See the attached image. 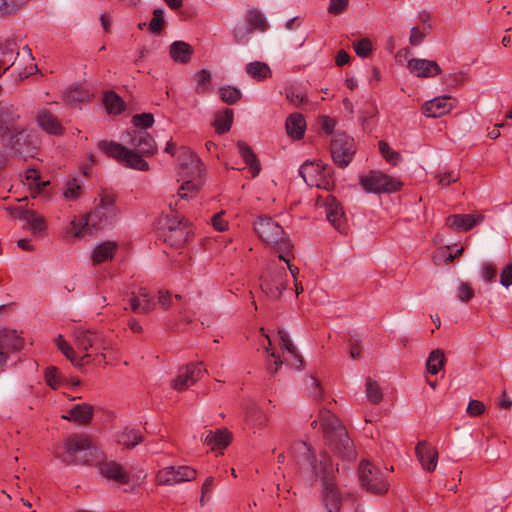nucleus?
I'll list each match as a JSON object with an SVG mask.
<instances>
[{
    "label": "nucleus",
    "mask_w": 512,
    "mask_h": 512,
    "mask_svg": "<svg viewBox=\"0 0 512 512\" xmlns=\"http://www.w3.org/2000/svg\"><path fill=\"white\" fill-rule=\"evenodd\" d=\"M444 361V353L439 349L433 350L426 361L427 371L432 375L437 374L442 369Z\"/></svg>",
    "instance_id": "nucleus-41"
},
{
    "label": "nucleus",
    "mask_w": 512,
    "mask_h": 512,
    "mask_svg": "<svg viewBox=\"0 0 512 512\" xmlns=\"http://www.w3.org/2000/svg\"><path fill=\"white\" fill-rule=\"evenodd\" d=\"M407 68L411 74L419 78H432L441 73V68L435 61L423 58L410 59Z\"/></svg>",
    "instance_id": "nucleus-20"
},
{
    "label": "nucleus",
    "mask_w": 512,
    "mask_h": 512,
    "mask_svg": "<svg viewBox=\"0 0 512 512\" xmlns=\"http://www.w3.org/2000/svg\"><path fill=\"white\" fill-rule=\"evenodd\" d=\"M307 388L310 389V394L313 398H320L322 395V389L319 382L314 377H309L307 381Z\"/></svg>",
    "instance_id": "nucleus-61"
},
{
    "label": "nucleus",
    "mask_w": 512,
    "mask_h": 512,
    "mask_svg": "<svg viewBox=\"0 0 512 512\" xmlns=\"http://www.w3.org/2000/svg\"><path fill=\"white\" fill-rule=\"evenodd\" d=\"M92 94L79 86H72L65 90L63 99L67 104L76 105L87 101Z\"/></svg>",
    "instance_id": "nucleus-37"
},
{
    "label": "nucleus",
    "mask_w": 512,
    "mask_h": 512,
    "mask_svg": "<svg viewBox=\"0 0 512 512\" xmlns=\"http://www.w3.org/2000/svg\"><path fill=\"white\" fill-rule=\"evenodd\" d=\"M233 122V111L225 109L216 113L213 125L219 134L226 133L230 130Z\"/></svg>",
    "instance_id": "nucleus-40"
},
{
    "label": "nucleus",
    "mask_w": 512,
    "mask_h": 512,
    "mask_svg": "<svg viewBox=\"0 0 512 512\" xmlns=\"http://www.w3.org/2000/svg\"><path fill=\"white\" fill-rule=\"evenodd\" d=\"M305 183L311 187H317L330 191L334 186L330 168L321 161L305 162L299 170Z\"/></svg>",
    "instance_id": "nucleus-9"
},
{
    "label": "nucleus",
    "mask_w": 512,
    "mask_h": 512,
    "mask_svg": "<svg viewBox=\"0 0 512 512\" xmlns=\"http://www.w3.org/2000/svg\"><path fill=\"white\" fill-rule=\"evenodd\" d=\"M316 204L324 207L327 220L336 230L343 233L346 227V217L340 203L333 196L329 195L325 200L322 197H318Z\"/></svg>",
    "instance_id": "nucleus-17"
},
{
    "label": "nucleus",
    "mask_w": 512,
    "mask_h": 512,
    "mask_svg": "<svg viewBox=\"0 0 512 512\" xmlns=\"http://www.w3.org/2000/svg\"><path fill=\"white\" fill-rule=\"evenodd\" d=\"M248 20L253 29L264 32L267 29V23L264 15L258 10H250L248 12Z\"/></svg>",
    "instance_id": "nucleus-47"
},
{
    "label": "nucleus",
    "mask_w": 512,
    "mask_h": 512,
    "mask_svg": "<svg viewBox=\"0 0 512 512\" xmlns=\"http://www.w3.org/2000/svg\"><path fill=\"white\" fill-rule=\"evenodd\" d=\"M353 48L357 56L367 58L373 50V44L368 38H362L353 43Z\"/></svg>",
    "instance_id": "nucleus-50"
},
{
    "label": "nucleus",
    "mask_w": 512,
    "mask_h": 512,
    "mask_svg": "<svg viewBox=\"0 0 512 512\" xmlns=\"http://www.w3.org/2000/svg\"><path fill=\"white\" fill-rule=\"evenodd\" d=\"M456 106L451 96L442 95L426 101L422 106V112L426 117L439 118L450 113Z\"/></svg>",
    "instance_id": "nucleus-18"
},
{
    "label": "nucleus",
    "mask_w": 512,
    "mask_h": 512,
    "mask_svg": "<svg viewBox=\"0 0 512 512\" xmlns=\"http://www.w3.org/2000/svg\"><path fill=\"white\" fill-rule=\"evenodd\" d=\"M415 450L422 468L427 472L434 471L438 463L437 449L425 441H420Z\"/></svg>",
    "instance_id": "nucleus-22"
},
{
    "label": "nucleus",
    "mask_w": 512,
    "mask_h": 512,
    "mask_svg": "<svg viewBox=\"0 0 512 512\" xmlns=\"http://www.w3.org/2000/svg\"><path fill=\"white\" fill-rule=\"evenodd\" d=\"M470 416H480L485 412V405L479 400H470L466 409Z\"/></svg>",
    "instance_id": "nucleus-58"
},
{
    "label": "nucleus",
    "mask_w": 512,
    "mask_h": 512,
    "mask_svg": "<svg viewBox=\"0 0 512 512\" xmlns=\"http://www.w3.org/2000/svg\"><path fill=\"white\" fill-rule=\"evenodd\" d=\"M135 127H140V130H145L150 128L154 123V116L151 113H142L136 114L132 119Z\"/></svg>",
    "instance_id": "nucleus-53"
},
{
    "label": "nucleus",
    "mask_w": 512,
    "mask_h": 512,
    "mask_svg": "<svg viewBox=\"0 0 512 512\" xmlns=\"http://www.w3.org/2000/svg\"><path fill=\"white\" fill-rule=\"evenodd\" d=\"M277 334L282 354H286L288 351L296 348L287 331L279 329Z\"/></svg>",
    "instance_id": "nucleus-54"
},
{
    "label": "nucleus",
    "mask_w": 512,
    "mask_h": 512,
    "mask_svg": "<svg viewBox=\"0 0 512 512\" xmlns=\"http://www.w3.org/2000/svg\"><path fill=\"white\" fill-rule=\"evenodd\" d=\"M214 477L209 476L205 479L201 487V495L199 499L200 506H205L211 499L212 490L214 487Z\"/></svg>",
    "instance_id": "nucleus-51"
},
{
    "label": "nucleus",
    "mask_w": 512,
    "mask_h": 512,
    "mask_svg": "<svg viewBox=\"0 0 512 512\" xmlns=\"http://www.w3.org/2000/svg\"><path fill=\"white\" fill-rule=\"evenodd\" d=\"M496 273V268L491 264H484L481 267V276L485 281H492Z\"/></svg>",
    "instance_id": "nucleus-63"
},
{
    "label": "nucleus",
    "mask_w": 512,
    "mask_h": 512,
    "mask_svg": "<svg viewBox=\"0 0 512 512\" xmlns=\"http://www.w3.org/2000/svg\"><path fill=\"white\" fill-rule=\"evenodd\" d=\"M266 352L269 355L266 362L267 370L271 375H274L283 364L294 370H299L302 366L303 360L297 348L288 351L286 354L278 355L274 350L266 347Z\"/></svg>",
    "instance_id": "nucleus-15"
},
{
    "label": "nucleus",
    "mask_w": 512,
    "mask_h": 512,
    "mask_svg": "<svg viewBox=\"0 0 512 512\" xmlns=\"http://www.w3.org/2000/svg\"><path fill=\"white\" fill-rule=\"evenodd\" d=\"M81 185L76 179H70L66 182L63 190V196L67 200H75L81 195Z\"/></svg>",
    "instance_id": "nucleus-45"
},
{
    "label": "nucleus",
    "mask_w": 512,
    "mask_h": 512,
    "mask_svg": "<svg viewBox=\"0 0 512 512\" xmlns=\"http://www.w3.org/2000/svg\"><path fill=\"white\" fill-rule=\"evenodd\" d=\"M348 5V0H330L328 11L331 14H341Z\"/></svg>",
    "instance_id": "nucleus-59"
},
{
    "label": "nucleus",
    "mask_w": 512,
    "mask_h": 512,
    "mask_svg": "<svg viewBox=\"0 0 512 512\" xmlns=\"http://www.w3.org/2000/svg\"><path fill=\"white\" fill-rule=\"evenodd\" d=\"M130 307L136 313H148L155 308V301L146 288H140L137 294L130 297Z\"/></svg>",
    "instance_id": "nucleus-24"
},
{
    "label": "nucleus",
    "mask_w": 512,
    "mask_h": 512,
    "mask_svg": "<svg viewBox=\"0 0 512 512\" xmlns=\"http://www.w3.org/2000/svg\"><path fill=\"white\" fill-rule=\"evenodd\" d=\"M474 296V291L467 283H461L458 287V298L461 301H468Z\"/></svg>",
    "instance_id": "nucleus-60"
},
{
    "label": "nucleus",
    "mask_w": 512,
    "mask_h": 512,
    "mask_svg": "<svg viewBox=\"0 0 512 512\" xmlns=\"http://www.w3.org/2000/svg\"><path fill=\"white\" fill-rule=\"evenodd\" d=\"M54 342L61 353L75 366H83L88 363L97 365L110 363L109 354L106 352L112 351V347L98 332L81 330L76 333V344L78 349L83 352L82 356L77 355L62 335H58Z\"/></svg>",
    "instance_id": "nucleus-3"
},
{
    "label": "nucleus",
    "mask_w": 512,
    "mask_h": 512,
    "mask_svg": "<svg viewBox=\"0 0 512 512\" xmlns=\"http://www.w3.org/2000/svg\"><path fill=\"white\" fill-rule=\"evenodd\" d=\"M37 123L48 134L61 135L63 133V127L59 120L45 109L39 110Z\"/></svg>",
    "instance_id": "nucleus-26"
},
{
    "label": "nucleus",
    "mask_w": 512,
    "mask_h": 512,
    "mask_svg": "<svg viewBox=\"0 0 512 512\" xmlns=\"http://www.w3.org/2000/svg\"><path fill=\"white\" fill-rule=\"evenodd\" d=\"M427 35L425 29H420L419 27H412L409 35V43L412 46H419L423 43Z\"/></svg>",
    "instance_id": "nucleus-56"
},
{
    "label": "nucleus",
    "mask_w": 512,
    "mask_h": 512,
    "mask_svg": "<svg viewBox=\"0 0 512 512\" xmlns=\"http://www.w3.org/2000/svg\"><path fill=\"white\" fill-rule=\"evenodd\" d=\"M211 222L214 229L219 232L225 231L228 226V222L223 218V212L215 214Z\"/></svg>",
    "instance_id": "nucleus-62"
},
{
    "label": "nucleus",
    "mask_w": 512,
    "mask_h": 512,
    "mask_svg": "<svg viewBox=\"0 0 512 512\" xmlns=\"http://www.w3.org/2000/svg\"><path fill=\"white\" fill-rule=\"evenodd\" d=\"M288 280L289 276L285 267L271 268L269 273L262 277L261 287L266 295L277 298L286 289Z\"/></svg>",
    "instance_id": "nucleus-14"
},
{
    "label": "nucleus",
    "mask_w": 512,
    "mask_h": 512,
    "mask_svg": "<svg viewBox=\"0 0 512 512\" xmlns=\"http://www.w3.org/2000/svg\"><path fill=\"white\" fill-rule=\"evenodd\" d=\"M436 177L440 185L448 186L459 179V174L455 171L441 170L438 172Z\"/></svg>",
    "instance_id": "nucleus-55"
},
{
    "label": "nucleus",
    "mask_w": 512,
    "mask_h": 512,
    "mask_svg": "<svg viewBox=\"0 0 512 512\" xmlns=\"http://www.w3.org/2000/svg\"><path fill=\"white\" fill-rule=\"evenodd\" d=\"M219 96L222 101L233 104L241 97V92L238 88L233 86H225L219 89Z\"/></svg>",
    "instance_id": "nucleus-46"
},
{
    "label": "nucleus",
    "mask_w": 512,
    "mask_h": 512,
    "mask_svg": "<svg viewBox=\"0 0 512 512\" xmlns=\"http://www.w3.org/2000/svg\"><path fill=\"white\" fill-rule=\"evenodd\" d=\"M118 444L124 447H134L142 441L140 432L133 428H125L119 431L116 435Z\"/></svg>",
    "instance_id": "nucleus-38"
},
{
    "label": "nucleus",
    "mask_w": 512,
    "mask_h": 512,
    "mask_svg": "<svg viewBox=\"0 0 512 512\" xmlns=\"http://www.w3.org/2000/svg\"><path fill=\"white\" fill-rule=\"evenodd\" d=\"M305 128V119L301 114H291L286 120L287 133L294 139H300L305 132Z\"/></svg>",
    "instance_id": "nucleus-35"
},
{
    "label": "nucleus",
    "mask_w": 512,
    "mask_h": 512,
    "mask_svg": "<svg viewBox=\"0 0 512 512\" xmlns=\"http://www.w3.org/2000/svg\"><path fill=\"white\" fill-rule=\"evenodd\" d=\"M334 163L339 167H346L352 161L356 152V144L352 137L345 133H336L330 146Z\"/></svg>",
    "instance_id": "nucleus-11"
},
{
    "label": "nucleus",
    "mask_w": 512,
    "mask_h": 512,
    "mask_svg": "<svg viewBox=\"0 0 512 512\" xmlns=\"http://www.w3.org/2000/svg\"><path fill=\"white\" fill-rule=\"evenodd\" d=\"M87 215L93 231L112 228L119 220V209L115 204L114 195L106 192L101 193L94 201V209Z\"/></svg>",
    "instance_id": "nucleus-8"
},
{
    "label": "nucleus",
    "mask_w": 512,
    "mask_h": 512,
    "mask_svg": "<svg viewBox=\"0 0 512 512\" xmlns=\"http://www.w3.org/2000/svg\"><path fill=\"white\" fill-rule=\"evenodd\" d=\"M205 369L202 363H192L181 367L175 378L171 380V388L181 392L192 386L201 378Z\"/></svg>",
    "instance_id": "nucleus-16"
},
{
    "label": "nucleus",
    "mask_w": 512,
    "mask_h": 512,
    "mask_svg": "<svg viewBox=\"0 0 512 512\" xmlns=\"http://www.w3.org/2000/svg\"><path fill=\"white\" fill-rule=\"evenodd\" d=\"M23 347V339L16 330L0 331V368L9 358V351H18Z\"/></svg>",
    "instance_id": "nucleus-19"
},
{
    "label": "nucleus",
    "mask_w": 512,
    "mask_h": 512,
    "mask_svg": "<svg viewBox=\"0 0 512 512\" xmlns=\"http://www.w3.org/2000/svg\"><path fill=\"white\" fill-rule=\"evenodd\" d=\"M117 250V243L114 241H103L98 243L92 250V262L94 265L108 261L113 258Z\"/></svg>",
    "instance_id": "nucleus-29"
},
{
    "label": "nucleus",
    "mask_w": 512,
    "mask_h": 512,
    "mask_svg": "<svg viewBox=\"0 0 512 512\" xmlns=\"http://www.w3.org/2000/svg\"><path fill=\"white\" fill-rule=\"evenodd\" d=\"M254 231L261 241L272 246L279 253V260H286L284 254H290L293 244L276 221L268 216H260L254 222Z\"/></svg>",
    "instance_id": "nucleus-7"
},
{
    "label": "nucleus",
    "mask_w": 512,
    "mask_h": 512,
    "mask_svg": "<svg viewBox=\"0 0 512 512\" xmlns=\"http://www.w3.org/2000/svg\"><path fill=\"white\" fill-rule=\"evenodd\" d=\"M237 147L239 150V154L249 167V172L251 173V176L256 177L257 175H259L261 171V166L257 156L254 154L251 147L243 141H238Z\"/></svg>",
    "instance_id": "nucleus-30"
},
{
    "label": "nucleus",
    "mask_w": 512,
    "mask_h": 512,
    "mask_svg": "<svg viewBox=\"0 0 512 512\" xmlns=\"http://www.w3.org/2000/svg\"><path fill=\"white\" fill-rule=\"evenodd\" d=\"M245 422L254 430L260 429L267 424L268 416L257 404L250 403L245 410Z\"/></svg>",
    "instance_id": "nucleus-27"
},
{
    "label": "nucleus",
    "mask_w": 512,
    "mask_h": 512,
    "mask_svg": "<svg viewBox=\"0 0 512 512\" xmlns=\"http://www.w3.org/2000/svg\"><path fill=\"white\" fill-rule=\"evenodd\" d=\"M46 384L52 389H56L62 383V376L55 366H49L44 371Z\"/></svg>",
    "instance_id": "nucleus-44"
},
{
    "label": "nucleus",
    "mask_w": 512,
    "mask_h": 512,
    "mask_svg": "<svg viewBox=\"0 0 512 512\" xmlns=\"http://www.w3.org/2000/svg\"><path fill=\"white\" fill-rule=\"evenodd\" d=\"M360 185L367 193L381 194L396 192L401 182L380 171H370L360 177Z\"/></svg>",
    "instance_id": "nucleus-10"
},
{
    "label": "nucleus",
    "mask_w": 512,
    "mask_h": 512,
    "mask_svg": "<svg viewBox=\"0 0 512 512\" xmlns=\"http://www.w3.org/2000/svg\"><path fill=\"white\" fill-rule=\"evenodd\" d=\"M179 179L180 186L178 196L188 199L199 191L203 185V169L201 160L189 149L182 147L179 154Z\"/></svg>",
    "instance_id": "nucleus-5"
},
{
    "label": "nucleus",
    "mask_w": 512,
    "mask_h": 512,
    "mask_svg": "<svg viewBox=\"0 0 512 512\" xmlns=\"http://www.w3.org/2000/svg\"><path fill=\"white\" fill-rule=\"evenodd\" d=\"M500 284L508 289L512 286V264H506L500 271Z\"/></svg>",
    "instance_id": "nucleus-57"
},
{
    "label": "nucleus",
    "mask_w": 512,
    "mask_h": 512,
    "mask_svg": "<svg viewBox=\"0 0 512 512\" xmlns=\"http://www.w3.org/2000/svg\"><path fill=\"white\" fill-rule=\"evenodd\" d=\"M483 220L481 214H453L446 218L445 225L453 230L468 231Z\"/></svg>",
    "instance_id": "nucleus-21"
},
{
    "label": "nucleus",
    "mask_w": 512,
    "mask_h": 512,
    "mask_svg": "<svg viewBox=\"0 0 512 512\" xmlns=\"http://www.w3.org/2000/svg\"><path fill=\"white\" fill-rule=\"evenodd\" d=\"M164 13L165 11L162 8H157L153 11V18L148 25V29L151 33H159L164 28Z\"/></svg>",
    "instance_id": "nucleus-49"
},
{
    "label": "nucleus",
    "mask_w": 512,
    "mask_h": 512,
    "mask_svg": "<svg viewBox=\"0 0 512 512\" xmlns=\"http://www.w3.org/2000/svg\"><path fill=\"white\" fill-rule=\"evenodd\" d=\"M100 451L93 445L87 435L76 434L67 438L58 449V457L65 463L94 464V458H98Z\"/></svg>",
    "instance_id": "nucleus-6"
},
{
    "label": "nucleus",
    "mask_w": 512,
    "mask_h": 512,
    "mask_svg": "<svg viewBox=\"0 0 512 512\" xmlns=\"http://www.w3.org/2000/svg\"><path fill=\"white\" fill-rule=\"evenodd\" d=\"M170 57L179 63H188L191 59L192 48L189 44L183 41H175L170 46Z\"/></svg>",
    "instance_id": "nucleus-34"
},
{
    "label": "nucleus",
    "mask_w": 512,
    "mask_h": 512,
    "mask_svg": "<svg viewBox=\"0 0 512 512\" xmlns=\"http://www.w3.org/2000/svg\"><path fill=\"white\" fill-rule=\"evenodd\" d=\"M128 136L127 144L137 152L114 141H101L98 143V147L107 156L126 167L147 171L149 164L143 157L152 156L156 152L157 146L154 138L145 130H133L128 133Z\"/></svg>",
    "instance_id": "nucleus-2"
},
{
    "label": "nucleus",
    "mask_w": 512,
    "mask_h": 512,
    "mask_svg": "<svg viewBox=\"0 0 512 512\" xmlns=\"http://www.w3.org/2000/svg\"><path fill=\"white\" fill-rule=\"evenodd\" d=\"M27 200H28V197L25 196L24 198L19 199L18 203L16 205L9 206L6 208V210L9 211V213L12 216H14L15 218L24 222V224H23L24 229L28 228L31 225V221H32V213L27 208V206H28Z\"/></svg>",
    "instance_id": "nucleus-33"
},
{
    "label": "nucleus",
    "mask_w": 512,
    "mask_h": 512,
    "mask_svg": "<svg viewBox=\"0 0 512 512\" xmlns=\"http://www.w3.org/2000/svg\"><path fill=\"white\" fill-rule=\"evenodd\" d=\"M92 416L93 407L90 404L78 403L63 413L61 417L62 419L82 425L87 424L92 419Z\"/></svg>",
    "instance_id": "nucleus-23"
},
{
    "label": "nucleus",
    "mask_w": 512,
    "mask_h": 512,
    "mask_svg": "<svg viewBox=\"0 0 512 512\" xmlns=\"http://www.w3.org/2000/svg\"><path fill=\"white\" fill-rule=\"evenodd\" d=\"M103 103L107 112L110 114H120L125 108L124 101L113 91L104 93Z\"/></svg>",
    "instance_id": "nucleus-39"
},
{
    "label": "nucleus",
    "mask_w": 512,
    "mask_h": 512,
    "mask_svg": "<svg viewBox=\"0 0 512 512\" xmlns=\"http://www.w3.org/2000/svg\"><path fill=\"white\" fill-rule=\"evenodd\" d=\"M204 443L211 447V449H223L229 445L231 441V434L226 429H219L217 431H209L204 439Z\"/></svg>",
    "instance_id": "nucleus-32"
},
{
    "label": "nucleus",
    "mask_w": 512,
    "mask_h": 512,
    "mask_svg": "<svg viewBox=\"0 0 512 512\" xmlns=\"http://www.w3.org/2000/svg\"><path fill=\"white\" fill-rule=\"evenodd\" d=\"M318 424L331 448L344 458L352 459L354 457L352 441L345 428L330 410L325 407L319 409L317 418L311 422V426L316 428Z\"/></svg>",
    "instance_id": "nucleus-4"
},
{
    "label": "nucleus",
    "mask_w": 512,
    "mask_h": 512,
    "mask_svg": "<svg viewBox=\"0 0 512 512\" xmlns=\"http://www.w3.org/2000/svg\"><path fill=\"white\" fill-rule=\"evenodd\" d=\"M379 150L388 163L392 165H397L400 162V154L394 149H392L386 142H379Z\"/></svg>",
    "instance_id": "nucleus-48"
},
{
    "label": "nucleus",
    "mask_w": 512,
    "mask_h": 512,
    "mask_svg": "<svg viewBox=\"0 0 512 512\" xmlns=\"http://www.w3.org/2000/svg\"><path fill=\"white\" fill-rule=\"evenodd\" d=\"M194 81L196 82L195 90L198 94H204L210 90V80H211V73L203 69L193 76Z\"/></svg>",
    "instance_id": "nucleus-42"
},
{
    "label": "nucleus",
    "mask_w": 512,
    "mask_h": 512,
    "mask_svg": "<svg viewBox=\"0 0 512 512\" xmlns=\"http://www.w3.org/2000/svg\"><path fill=\"white\" fill-rule=\"evenodd\" d=\"M360 480L370 492L381 494L388 490V483L384 475L370 462L362 461L359 466Z\"/></svg>",
    "instance_id": "nucleus-12"
},
{
    "label": "nucleus",
    "mask_w": 512,
    "mask_h": 512,
    "mask_svg": "<svg viewBox=\"0 0 512 512\" xmlns=\"http://www.w3.org/2000/svg\"><path fill=\"white\" fill-rule=\"evenodd\" d=\"M366 394L367 398L373 403H379L382 400V392L378 384L368 379L366 382Z\"/></svg>",
    "instance_id": "nucleus-52"
},
{
    "label": "nucleus",
    "mask_w": 512,
    "mask_h": 512,
    "mask_svg": "<svg viewBox=\"0 0 512 512\" xmlns=\"http://www.w3.org/2000/svg\"><path fill=\"white\" fill-rule=\"evenodd\" d=\"M28 0H0V16L16 13Z\"/></svg>",
    "instance_id": "nucleus-43"
},
{
    "label": "nucleus",
    "mask_w": 512,
    "mask_h": 512,
    "mask_svg": "<svg viewBox=\"0 0 512 512\" xmlns=\"http://www.w3.org/2000/svg\"><path fill=\"white\" fill-rule=\"evenodd\" d=\"M165 225L171 233V236H175V240L172 244L181 245L187 240L188 230L186 228V222L179 215L173 214L167 216Z\"/></svg>",
    "instance_id": "nucleus-25"
},
{
    "label": "nucleus",
    "mask_w": 512,
    "mask_h": 512,
    "mask_svg": "<svg viewBox=\"0 0 512 512\" xmlns=\"http://www.w3.org/2000/svg\"><path fill=\"white\" fill-rule=\"evenodd\" d=\"M197 477L194 468L186 465L168 466L157 474V482L161 485H176L182 482L193 481Z\"/></svg>",
    "instance_id": "nucleus-13"
},
{
    "label": "nucleus",
    "mask_w": 512,
    "mask_h": 512,
    "mask_svg": "<svg viewBox=\"0 0 512 512\" xmlns=\"http://www.w3.org/2000/svg\"><path fill=\"white\" fill-rule=\"evenodd\" d=\"M88 215L75 216L66 226L65 234L67 237L77 238L83 235L86 231H92Z\"/></svg>",
    "instance_id": "nucleus-31"
},
{
    "label": "nucleus",
    "mask_w": 512,
    "mask_h": 512,
    "mask_svg": "<svg viewBox=\"0 0 512 512\" xmlns=\"http://www.w3.org/2000/svg\"><path fill=\"white\" fill-rule=\"evenodd\" d=\"M99 473L109 479L119 483H126L128 481L127 475L122 470L121 466L113 461H101L98 463Z\"/></svg>",
    "instance_id": "nucleus-28"
},
{
    "label": "nucleus",
    "mask_w": 512,
    "mask_h": 512,
    "mask_svg": "<svg viewBox=\"0 0 512 512\" xmlns=\"http://www.w3.org/2000/svg\"><path fill=\"white\" fill-rule=\"evenodd\" d=\"M172 297L168 291L160 290L158 293V303L164 309H167L171 306Z\"/></svg>",
    "instance_id": "nucleus-64"
},
{
    "label": "nucleus",
    "mask_w": 512,
    "mask_h": 512,
    "mask_svg": "<svg viewBox=\"0 0 512 512\" xmlns=\"http://www.w3.org/2000/svg\"><path fill=\"white\" fill-rule=\"evenodd\" d=\"M290 455L302 473L308 474L311 481L322 480V501L326 512H338L341 507L340 493L332 481L334 465L325 453L316 455L304 441H295Z\"/></svg>",
    "instance_id": "nucleus-1"
},
{
    "label": "nucleus",
    "mask_w": 512,
    "mask_h": 512,
    "mask_svg": "<svg viewBox=\"0 0 512 512\" xmlns=\"http://www.w3.org/2000/svg\"><path fill=\"white\" fill-rule=\"evenodd\" d=\"M246 72L257 81H264L272 76L269 65L261 61H253L247 64Z\"/></svg>",
    "instance_id": "nucleus-36"
}]
</instances>
